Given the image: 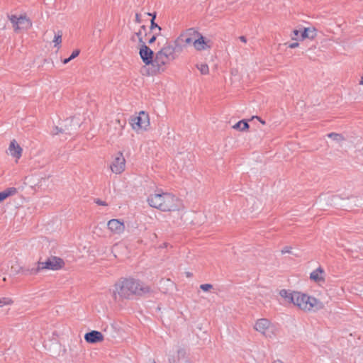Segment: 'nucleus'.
I'll return each instance as SVG.
<instances>
[{
  "label": "nucleus",
  "mask_w": 363,
  "mask_h": 363,
  "mask_svg": "<svg viewBox=\"0 0 363 363\" xmlns=\"http://www.w3.org/2000/svg\"><path fill=\"white\" fill-rule=\"evenodd\" d=\"M150 291L148 286L133 279L121 278L113 286L112 296L116 301L130 299L133 296H142Z\"/></svg>",
  "instance_id": "f257e3e1"
},
{
  "label": "nucleus",
  "mask_w": 363,
  "mask_h": 363,
  "mask_svg": "<svg viewBox=\"0 0 363 363\" xmlns=\"http://www.w3.org/2000/svg\"><path fill=\"white\" fill-rule=\"evenodd\" d=\"M279 295L288 303H291L303 311H318L323 308L324 305L315 298L298 291H290L282 289Z\"/></svg>",
  "instance_id": "f03ea898"
},
{
  "label": "nucleus",
  "mask_w": 363,
  "mask_h": 363,
  "mask_svg": "<svg viewBox=\"0 0 363 363\" xmlns=\"http://www.w3.org/2000/svg\"><path fill=\"white\" fill-rule=\"evenodd\" d=\"M147 202L151 207L162 211L179 210L182 205L181 201L178 198L167 192L150 194L147 197Z\"/></svg>",
  "instance_id": "7ed1b4c3"
},
{
  "label": "nucleus",
  "mask_w": 363,
  "mask_h": 363,
  "mask_svg": "<svg viewBox=\"0 0 363 363\" xmlns=\"http://www.w3.org/2000/svg\"><path fill=\"white\" fill-rule=\"evenodd\" d=\"M64 261L57 257H51L45 262H38L36 267L24 268L19 267L16 270V273H21L23 275H34L43 269L58 270L64 266Z\"/></svg>",
  "instance_id": "20e7f679"
},
{
  "label": "nucleus",
  "mask_w": 363,
  "mask_h": 363,
  "mask_svg": "<svg viewBox=\"0 0 363 363\" xmlns=\"http://www.w3.org/2000/svg\"><path fill=\"white\" fill-rule=\"evenodd\" d=\"M174 48L169 45H165L158 51L154 58V67L158 72L164 70V66L174 59Z\"/></svg>",
  "instance_id": "39448f33"
},
{
  "label": "nucleus",
  "mask_w": 363,
  "mask_h": 363,
  "mask_svg": "<svg viewBox=\"0 0 363 363\" xmlns=\"http://www.w3.org/2000/svg\"><path fill=\"white\" fill-rule=\"evenodd\" d=\"M255 329L266 337L272 338L275 335V326L266 318L259 319L255 325Z\"/></svg>",
  "instance_id": "423d86ee"
},
{
  "label": "nucleus",
  "mask_w": 363,
  "mask_h": 363,
  "mask_svg": "<svg viewBox=\"0 0 363 363\" xmlns=\"http://www.w3.org/2000/svg\"><path fill=\"white\" fill-rule=\"evenodd\" d=\"M9 18L16 32L21 30H27L32 26L31 21L26 16H17L16 15L9 16Z\"/></svg>",
  "instance_id": "0eeeda50"
},
{
  "label": "nucleus",
  "mask_w": 363,
  "mask_h": 363,
  "mask_svg": "<svg viewBox=\"0 0 363 363\" xmlns=\"http://www.w3.org/2000/svg\"><path fill=\"white\" fill-rule=\"evenodd\" d=\"M130 124L132 128L135 130H145L150 125L149 116L144 111L140 112L138 116L131 119Z\"/></svg>",
  "instance_id": "6e6552de"
},
{
  "label": "nucleus",
  "mask_w": 363,
  "mask_h": 363,
  "mask_svg": "<svg viewBox=\"0 0 363 363\" xmlns=\"http://www.w3.org/2000/svg\"><path fill=\"white\" fill-rule=\"evenodd\" d=\"M113 173L121 174L125 168V159L121 152L116 154L114 159L110 166Z\"/></svg>",
  "instance_id": "1a4fd4ad"
},
{
  "label": "nucleus",
  "mask_w": 363,
  "mask_h": 363,
  "mask_svg": "<svg viewBox=\"0 0 363 363\" xmlns=\"http://www.w3.org/2000/svg\"><path fill=\"white\" fill-rule=\"evenodd\" d=\"M196 38L194 41V48L197 51H202L210 49L211 47V40H206L201 33L196 31Z\"/></svg>",
  "instance_id": "9d476101"
},
{
  "label": "nucleus",
  "mask_w": 363,
  "mask_h": 363,
  "mask_svg": "<svg viewBox=\"0 0 363 363\" xmlns=\"http://www.w3.org/2000/svg\"><path fill=\"white\" fill-rule=\"evenodd\" d=\"M139 54L145 65L151 64L154 66V52L145 43L142 44Z\"/></svg>",
  "instance_id": "9b49d317"
},
{
  "label": "nucleus",
  "mask_w": 363,
  "mask_h": 363,
  "mask_svg": "<svg viewBox=\"0 0 363 363\" xmlns=\"http://www.w3.org/2000/svg\"><path fill=\"white\" fill-rule=\"evenodd\" d=\"M169 363H189L184 349L179 348L176 353L169 355Z\"/></svg>",
  "instance_id": "f8f14e48"
},
{
  "label": "nucleus",
  "mask_w": 363,
  "mask_h": 363,
  "mask_svg": "<svg viewBox=\"0 0 363 363\" xmlns=\"http://www.w3.org/2000/svg\"><path fill=\"white\" fill-rule=\"evenodd\" d=\"M108 228L114 234H121L124 232L125 225L118 219H111L107 223Z\"/></svg>",
  "instance_id": "ddd939ff"
},
{
  "label": "nucleus",
  "mask_w": 363,
  "mask_h": 363,
  "mask_svg": "<svg viewBox=\"0 0 363 363\" xmlns=\"http://www.w3.org/2000/svg\"><path fill=\"white\" fill-rule=\"evenodd\" d=\"M196 31L194 28H189L179 36V40L185 44L192 43L194 45V41L196 38V35L194 34L196 33Z\"/></svg>",
  "instance_id": "4468645a"
},
{
  "label": "nucleus",
  "mask_w": 363,
  "mask_h": 363,
  "mask_svg": "<svg viewBox=\"0 0 363 363\" xmlns=\"http://www.w3.org/2000/svg\"><path fill=\"white\" fill-rule=\"evenodd\" d=\"M84 340L89 343H96L104 340V335L101 332L92 330L85 334Z\"/></svg>",
  "instance_id": "2eb2a0df"
},
{
  "label": "nucleus",
  "mask_w": 363,
  "mask_h": 363,
  "mask_svg": "<svg viewBox=\"0 0 363 363\" xmlns=\"http://www.w3.org/2000/svg\"><path fill=\"white\" fill-rule=\"evenodd\" d=\"M8 150L9 154L17 160L21 157L23 150L15 140L11 141Z\"/></svg>",
  "instance_id": "dca6fc26"
},
{
  "label": "nucleus",
  "mask_w": 363,
  "mask_h": 363,
  "mask_svg": "<svg viewBox=\"0 0 363 363\" xmlns=\"http://www.w3.org/2000/svg\"><path fill=\"white\" fill-rule=\"evenodd\" d=\"M323 274L324 270L321 267H318L311 273L310 278L315 282L323 281Z\"/></svg>",
  "instance_id": "f3484780"
},
{
  "label": "nucleus",
  "mask_w": 363,
  "mask_h": 363,
  "mask_svg": "<svg viewBox=\"0 0 363 363\" xmlns=\"http://www.w3.org/2000/svg\"><path fill=\"white\" fill-rule=\"evenodd\" d=\"M316 35L315 30L314 28H305L301 33V39L304 40L306 38L313 39Z\"/></svg>",
  "instance_id": "a211bd4d"
},
{
  "label": "nucleus",
  "mask_w": 363,
  "mask_h": 363,
  "mask_svg": "<svg viewBox=\"0 0 363 363\" xmlns=\"http://www.w3.org/2000/svg\"><path fill=\"white\" fill-rule=\"evenodd\" d=\"M16 189L14 187L8 188L4 191L0 192V202L6 199L10 196L14 195L16 193Z\"/></svg>",
  "instance_id": "6ab92c4d"
},
{
  "label": "nucleus",
  "mask_w": 363,
  "mask_h": 363,
  "mask_svg": "<svg viewBox=\"0 0 363 363\" xmlns=\"http://www.w3.org/2000/svg\"><path fill=\"white\" fill-rule=\"evenodd\" d=\"M249 128V125L247 122L245 121L244 120L240 121L238 122L235 125H233V128L240 130H245Z\"/></svg>",
  "instance_id": "aec40b11"
},
{
  "label": "nucleus",
  "mask_w": 363,
  "mask_h": 363,
  "mask_svg": "<svg viewBox=\"0 0 363 363\" xmlns=\"http://www.w3.org/2000/svg\"><path fill=\"white\" fill-rule=\"evenodd\" d=\"M328 137L330 138H332L333 140L337 142H340L344 140L343 136L341 134L335 133H330L328 134Z\"/></svg>",
  "instance_id": "412c9836"
},
{
  "label": "nucleus",
  "mask_w": 363,
  "mask_h": 363,
  "mask_svg": "<svg viewBox=\"0 0 363 363\" xmlns=\"http://www.w3.org/2000/svg\"><path fill=\"white\" fill-rule=\"evenodd\" d=\"M156 18V13H154V17L151 19V25H150V29L151 30L154 31L155 30H157L158 34L160 33L162 28L160 26H159L155 22V19Z\"/></svg>",
  "instance_id": "4be33fe9"
},
{
  "label": "nucleus",
  "mask_w": 363,
  "mask_h": 363,
  "mask_svg": "<svg viewBox=\"0 0 363 363\" xmlns=\"http://www.w3.org/2000/svg\"><path fill=\"white\" fill-rule=\"evenodd\" d=\"M62 31L59 30L57 33L55 35L53 43H55V47L58 46L62 43Z\"/></svg>",
  "instance_id": "5701e85b"
},
{
  "label": "nucleus",
  "mask_w": 363,
  "mask_h": 363,
  "mask_svg": "<svg viewBox=\"0 0 363 363\" xmlns=\"http://www.w3.org/2000/svg\"><path fill=\"white\" fill-rule=\"evenodd\" d=\"M13 300L8 297L0 298V307L4 306L11 305L13 303Z\"/></svg>",
  "instance_id": "b1692460"
},
{
  "label": "nucleus",
  "mask_w": 363,
  "mask_h": 363,
  "mask_svg": "<svg viewBox=\"0 0 363 363\" xmlns=\"http://www.w3.org/2000/svg\"><path fill=\"white\" fill-rule=\"evenodd\" d=\"M196 67L202 74H207L209 72L208 66L206 64L197 65Z\"/></svg>",
  "instance_id": "393cba45"
},
{
  "label": "nucleus",
  "mask_w": 363,
  "mask_h": 363,
  "mask_svg": "<svg viewBox=\"0 0 363 363\" xmlns=\"http://www.w3.org/2000/svg\"><path fill=\"white\" fill-rule=\"evenodd\" d=\"M143 30H144V31H145V30H146V26H142L140 27V30L135 33V35L138 38L139 42H140V43H142V44L145 43L143 42V40L142 37H141V35H142V33H143L142 31H143Z\"/></svg>",
  "instance_id": "a878e982"
},
{
  "label": "nucleus",
  "mask_w": 363,
  "mask_h": 363,
  "mask_svg": "<svg viewBox=\"0 0 363 363\" xmlns=\"http://www.w3.org/2000/svg\"><path fill=\"white\" fill-rule=\"evenodd\" d=\"M200 289L203 291H208L210 289H213V285L210 284H203L200 285Z\"/></svg>",
  "instance_id": "bb28decb"
},
{
  "label": "nucleus",
  "mask_w": 363,
  "mask_h": 363,
  "mask_svg": "<svg viewBox=\"0 0 363 363\" xmlns=\"http://www.w3.org/2000/svg\"><path fill=\"white\" fill-rule=\"evenodd\" d=\"M80 50H75L72 52V55L69 57L71 60L74 59L79 55Z\"/></svg>",
  "instance_id": "cd10ccee"
},
{
  "label": "nucleus",
  "mask_w": 363,
  "mask_h": 363,
  "mask_svg": "<svg viewBox=\"0 0 363 363\" xmlns=\"http://www.w3.org/2000/svg\"><path fill=\"white\" fill-rule=\"evenodd\" d=\"M293 33H294V36L292 37V39L293 40H298V35H299V33H301V31L298 30H294Z\"/></svg>",
  "instance_id": "c85d7f7f"
},
{
  "label": "nucleus",
  "mask_w": 363,
  "mask_h": 363,
  "mask_svg": "<svg viewBox=\"0 0 363 363\" xmlns=\"http://www.w3.org/2000/svg\"><path fill=\"white\" fill-rule=\"evenodd\" d=\"M62 132V130L58 127H55L52 131V135H57L59 133Z\"/></svg>",
  "instance_id": "c756f323"
},
{
  "label": "nucleus",
  "mask_w": 363,
  "mask_h": 363,
  "mask_svg": "<svg viewBox=\"0 0 363 363\" xmlns=\"http://www.w3.org/2000/svg\"><path fill=\"white\" fill-rule=\"evenodd\" d=\"M158 35L157 33H155L148 40V43L150 44L153 43L156 40L157 35Z\"/></svg>",
  "instance_id": "7c9ffc66"
},
{
  "label": "nucleus",
  "mask_w": 363,
  "mask_h": 363,
  "mask_svg": "<svg viewBox=\"0 0 363 363\" xmlns=\"http://www.w3.org/2000/svg\"><path fill=\"white\" fill-rule=\"evenodd\" d=\"M291 247H284L282 250H281V253L282 254H285V253H291Z\"/></svg>",
  "instance_id": "2f4dec72"
},
{
  "label": "nucleus",
  "mask_w": 363,
  "mask_h": 363,
  "mask_svg": "<svg viewBox=\"0 0 363 363\" xmlns=\"http://www.w3.org/2000/svg\"><path fill=\"white\" fill-rule=\"evenodd\" d=\"M95 203L100 206H107V203L105 201L100 199H96Z\"/></svg>",
  "instance_id": "473e14b6"
},
{
  "label": "nucleus",
  "mask_w": 363,
  "mask_h": 363,
  "mask_svg": "<svg viewBox=\"0 0 363 363\" xmlns=\"http://www.w3.org/2000/svg\"><path fill=\"white\" fill-rule=\"evenodd\" d=\"M298 46V43H292L289 45V48H297Z\"/></svg>",
  "instance_id": "72a5a7b5"
},
{
  "label": "nucleus",
  "mask_w": 363,
  "mask_h": 363,
  "mask_svg": "<svg viewBox=\"0 0 363 363\" xmlns=\"http://www.w3.org/2000/svg\"><path fill=\"white\" fill-rule=\"evenodd\" d=\"M135 21L138 23H140L141 22V20H140V14L138 13H136L135 14Z\"/></svg>",
  "instance_id": "f704fd0d"
},
{
  "label": "nucleus",
  "mask_w": 363,
  "mask_h": 363,
  "mask_svg": "<svg viewBox=\"0 0 363 363\" xmlns=\"http://www.w3.org/2000/svg\"><path fill=\"white\" fill-rule=\"evenodd\" d=\"M240 40L243 42V43H246L247 42V39L245 36H240Z\"/></svg>",
  "instance_id": "c9c22d12"
},
{
  "label": "nucleus",
  "mask_w": 363,
  "mask_h": 363,
  "mask_svg": "<svg viewBox=\"0 0 363 363\" xmlns=\"http://www.w3.org/2000/svg\"><path fill=\"white\" fill-rule=\"evenodd\" d=\"M71 60H71L69 57L66 58V59H65V60H63V63H64V64H67V63H68V62H69V61H71Z\"/></svg>",
  "instance_id": "e433bc0d"
},
{
  "label": "nucleus",
  "mask_w": 363,
  "mask_h": 363,
  "mask_svg": "<svg viewBox=\"0 0 363 363\" xmlns=\"http://www.w3.org/2000/svg\"><path fill=\"white\" fill-rule=\"evenodd\" d=\"M255 118H256L257 120H259L260 121V123H262V124L265 123V122L264 121H262L259 117L255 116Z\"/></svg>",
  "instance_id": "4c0bfd02"
},
{
  "label": "nucleus",
  "mask_w": 363,
  "mask_h": 363,
  "mask_svg": "<svg viewBox=\"0 0 363 363\" xmlns=\"http://www.w3.org/2000/svg\"><path fill=\"white\" fill-rule=\"evenodd\" d=\"M273 363H283L281 360H275Z\"/></svg>",
  "instance_id": "58836bf2"
},
{
  "label": "nucleus",
  "mask_w": 363,
  "mask_h": 363,
  "mask_svg": "<svg viewBox=\"0 0 363 363\" xmlns=\"http://www.w3.org/2000/svg\"><path fill=\"white\" fill-rule=\"evenodd\" d=\"M359 84L363 85V76L361 77V80H360Z\"/></svg>",
  "instance_id": "ea45409f"
},
{
  "label": "nucleus",
  "mask_w": 363,
  "mask_h": 363,
  "mask_svg": "<svg viewBox=\"0 0 363 363\" xmlns=\"http://www.w3.org/2000/svg\"><path fill=\"white\" fill-rule=\"evenodd\" d=\"M147 14H148L149 16H151L152 18L154 17V13L152 14V13H148Z\"/></svg>",
  "instance_id": "a19ab883"
}]
</instances>
